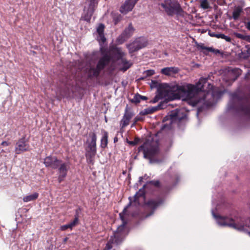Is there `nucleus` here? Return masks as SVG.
Returning a JSON list of instances; mask_svg holds the SVG:
<instances>
[{
    "instance_id": "1",
    "label": "nucleus",
    "mask_w": 250,
    "mask_h": 250,
    "mask_svg": "<svg viewBox=\"0 0 250 250\" xmlns=\"http://www.w3.org/2000/svg\"><path fill=\"white\" fill-rule=\"evenodd\" d=\"M207 80V78H202L195 85L191 84L170 85L164 83L160 87L158 94L151 102L156 103L162 98L169 100L183 98L184 100L189 101L193 106L200 103L208 106H212L217 100L216 93L210 90L207 93L202 91Z\"/></svg>"
},
{
    "instance_id": "2",
    "label": "nucleus",
    "mask_w": 250,
    "mask_h": 250,
    "mask_svg": "<svg viewBox=\"0 0 250 250\" xmlns=\"http://www.w3.org/2000/svg\"><path fill=\"white\" fill-rule=\"evenodd\" d=\"M217 224L221 226H228L239 231H247L250 235V218L245 220L239 218L234 220L227 217L217 216L214 214Z\"/></svg>"
},
{
    "instance_id": "3",
    "label": "nucleus",
    "mask_w": 250,
    "mask_h": 250,
    "mask_svg": "<svg viewBox=\"0 0 250 250\" xmlns=\"http://www.w3.org/2000/svg\"><path fill=\"white\" fill-rule=\"evenodd\" d=\"M127 208V207L125 208L123 212L119 214L123 221L122 224L117 228L116 231L114 232L113 235L110 237L109 240L106 244V247L104 250H110L112 248V244H115L116 245L119 244L125 237V227L126 223L124 219V214L125 213Z\"/></svg>"
},
{
    "instance_id": "4",
    "label": "nucleus",
    "mask_w": 250,
    "mask_h": 250,
    "mask_svg": "<svg viewBox=\"0 0 250 250\" xmlns=\"http://www.w3.org/2000/svg\"><path fill=\"white\" fill-rule=\"evenodd\" d=\"M159 5H160L165 10L167 15L173 16L176 14L179 16H183L184 11L180 5L171 0H159Z\"/></svg>"
},
{
    "instance_id": "5",
    "label": "nucleus",
    "mask_w": 250,
    "mask_h": 250,
    "mask_svg": "<svg viewBox=\"0 0 250 250\" xmlns=\"http://www.w3.org/2000/svg\"><path fill=\"white\" fill-rule=\"evenodd\" d=\"M111 61V57L108 54L104 55L98 61L96 67L90 66L88 74L89 77H98L101 71Z\"/></svg>"
},
{
    "instance_id": "6",
    "label": "nucleus",
    "mask_w": 250,
    "mask_h": 250,
    "mask_svg": "<svg viewBox=\"0 0 250 250\" xmlns=\"http://www.w3.org/2000/svg\"><path fill=\"white\" fill-rule=\"evenodd\" d=\"M110 54L117 60H121V64L123 65L121 69L124 71H126L131 66L132 63L124 58L125 54L121 48H113L111 50Z\"/></svg>"
},
{
    "instance_id": "7",
    "label": "nucleus",
    "mask_w": 250,
    "mask_h": 250,
    "mask_svg": "<svg viewBox=\"0 0 250 250\" xmlns=\"http://www.w3.org/2000/svg\"><path fill=\"white\" fill-rule=\"evenodd\" d=\"M139 149V151L143 150L145 158L150 159L158 152V147L156 144L148 141H146Z\"/></svg>"
},
{
    "instance_id": "8",
    "label": "nucleus",
    "mask_w": 250,
    "mask_h": 250,
    "mask_svg": "<svg viewBox=\"0 0 250 250\" xmlns=\"http://www.w3.org/2000/svg\"><path fill=\"white\" fill-rule=\"evenodd\" d=\"M147 44L148 42L146 38L140 37L126 46L129 52L132 53L146 47Z\"/></svg>"
},
{
    "instance_id": "9",
    "label": "nucleus",
    "mask_w": 250,
    "mask_h": 250,
    "mask_svg": "<svg viewBox=\"0 0 250 250\" xmlns=\"http://www.w3.org/2000/svg\"><path fill=\"white\" fill-rule=\"evenodd\" d=\"M90 136L91 140L88 144L85 155L89 162H92V158L95 157L96 153L97 136L95 133H92Z\"/></svg>"
},
{
    "instance_id": "10",
    "label": "nucleus",
    "mask_w": 250,
    "mask_h": 250,
    "mask_svg": "<svg viewBox=\"0 0 250 250\" xmlns=\"http://www.w3.org/2000/svg\"><path fill=\"white\" fill-rule=\"evenodd\" d=\"M99 2V0H85L87 6L84 7V10L86 11V16L88 19L90 18Z\"/></svg>"
},
{
    "instance_id": "11",
    "label": "nucleus",
    "mask_w": 250,
    "mask_h": 250,
    "mask_svg": "<svg viewBox=\"0 0 250 250\" xmlns=\"http://www.w3.org/2000/svg\"><path fill=\"white\" fill-rule=\"evenodd\" d=\"M168 116L171 122L176 120L180 121L186 117L185 111L183 109H176L171 111L168 114Z\"/></svg>"
},
{
    "instance_id": "12",
    "label": "nucleus",
    "mask_w": 250,
    "mask_h": 250,
    "mask_svg": "<svg viewBox=\"0 0 250 250\" xmlns=\"http://www.w3.org/2000/svg\"><path fill=\"white\" fill-rule=\"evenodd\" d=\"M30 146L25 141L24 138L20 139L16 144L15 153L20 154L22 152L28 151Z\"/></svg>"
},
{
    "instance_id": "13",
    "label": "nucleus",
    "mask_w": 250,
    "mask_h": 250,
    "mask_svg": "<svg viewBox=\"0 0 250 250\" xmlns=\"http://www.w3.org/2000/svg\"><path fill=\"white\" fill-rule=\"evenodd\" d=\"M139 0H126L120 7V11L123 14H126L132 11Z\"/></svg>"
},
{
    "instance_id": "14",
    "label": "nucleus",
    "mask_w": 250,
    "mask_h": 250,
    "mask_svg": "<svg viewBox=\"0 0 250 250\" xmlns=\"http://www.w3.org/2000/svg\"><path fill=\"white\" fill-rule=\"evenodd\" d=\"M134 29L131 23H130L128 27L125 29L122 34L119 37L118 40L120 43H122L127 39L130 38L133 34Z\"/></svg>"
},
{
    "instance_id": "15",
    "label": "nucleus",
    "mask_w": 250,
    "mask_h": 250,
    "mask_svg": "<svg viewBox=\"0 0 250 250\" xmlns=\"http://www.w3.org/2000/svg\"><path fill=\"white\" fill-rule=\"evenodd\" d=\"M61 163V161L58 160L56 157L48 156L44 160V164L47 167L56 169Z\"/></svg>"
},
{
    "instance_id": "16",
    "label": "nucleus",
    "mask_w": 250,
    "mask_h": 250,
    "mask_svg": "<svg viewBox=\"0 0 250 250\" xmlns=\"http://www.w3.org/2000/svg\"><path fill=\"white\" fill-rule=\"evenodd\" d=\"M59 166L58 180L59 183H61L66 177L67 171L69 169L70 165L69 163H63L62 164L60 163Z\"/></svg>"
},
{
    "instance_id": "17",
    "label": "nucleus",
    "mask_w": 250,
    "mask_h": 250,
    "mask_svg": "<svg viewBox=\"0 0 250 250\" xmlns=\"http://www.w3.org/2000/svg\"><path fill=\"white\" fill-rule=\"evenodd\" d=\"M134 115V112L130 110H128L126 108L125 109L124 116L120 122V126L121 127L124 128L127 126L129 123L130 120L133 117Z\"/></svg>"
},
{
    "instance_id": "18",
    "label": "nucleus",
    "mask_w": 250,
    "mask_h": 250,
    "mask_svg": "<svg viewBox=\"0 0 250 250\" xmlns=\"http://www.w3.org/2000/svg\"><path fill=\"white\" fill-rule=\"evenodd\" d=\"M104 25L100 24L97 28V32L98 34L97 39L99 42L104 43L106 41V38L104 35Z\"/></svg>"
},
{
    "instance_id": "19",
    "label": "nucleus",
    "mask_w": 250,
    "mask_h": 250,
    "mask_svg": "<svg viewBox=\"0 0 250 250\" xmlns=\"http://www.w3.org/2000/svg\"><path fill=\"white\" fill-rule=\"evenodd\" d=\"M179 69L177 67H167L161 69V72L166 76H171L178 73Z\"/></svg>"
},
{
    "instance_id": "20",
    "label": "nucleus",
    "mask_w": 250,
    "mask_h": 250,
    "mask_svg": "<svg viewBox=\"0 0 250 250\" xmlns=\"http://www.w3.org/2000/svg\"><path fill=\"white\" fill-rule=\"evenodd\" d=\"M145 200V191L144 188H141L134 196L133 202L135 205L139 204L141 201Z\"/></svg>"
},
{
    "instance_id": "21",
    "label": "nucleus",
    "mask_w": 250,
    "mask_h": 250,
    "mask_svg": "<svg viewBox=\"0 0 250 250\" xmlns=\"http://www.w3.org/2000/svg\"><path fill=\"white\" fill-rule=\"evenodd\" d=\"M161 105L159 104L156 106H150L146 109H144L140 112V114L142 115H146L150 114H152L155 111H157L159 109L161 108Z\"/></svg>"
},
{
    "instance_id": "22",
    "label": "nucleus",
    "mask_w": 250,
    "mask_h": 250,
    "mask_svg": "<svg viewBox=\"0 0 250 250\" xmlns=\"http://www.w3.org/2000/svg\"><path fill=\"white\" fill-rule=\"evenodd\" d=\"M162 202L163 201L159 198L155 200L151 199L149 200L146 203V205L149 208L154 210L156 208L161 204H162Z\"/></svg>"
},
{
    "instance_id": "23",
    "label": "nucleus",
    "mask_w": 250,
    "mask_h": 250,
    "mask_svg": "<svg viewBox=\"0 0 250 250\" xmlns=\"http://www.w3.org/2000/svg\"><path fill=\"white\" fill-rule=\"evenodd\" d=\"M102 132L103 136L101 140V146L102 148H105L107 146L108 143V134L107 132L105 130H103Z\"/></svg>"
},
{
    "instance_id": "24",
    "label": "nucleus",
    "mask_w": 250,
    "mask_h": 250,
    "mask_svg": "<svg viewBox=\"0 0 250 250\" xmlns=\"http://www.w3.org/2000/svg\"><path fill=\"white\" fill-rule=\"evenodd\" d=\"M201 49L203 50V53L205 54H207L208 52H212L214 54L220 53V51L218 49H214L212 47H208L205 46L203 44L200 45L198 46Z\"/></svg>"
},
{
    "instance_id": "25",
    "label": "nucleus",
    "mask_w": 250,
    "mask_h": 250,
    "mask_svg": "<svg viewBox=\"0 0 250 250\" xmlns=\"http://www.w3.org/2000/svg\"><path fill=\"white\" fill-rule=\"evenodd\" d=\"M243 12V8L241 6H238L236 7L232 13V18L234 20L238 19L241 13Z\"/></svg>"
},
{
    "instance_id": "26",
    "label": "nucleus",
    "mask_w": 250,
    "mask_h": 250,
    "mask_svg": "<svg viewBox=\"0 0 250 250\" xmlns=\"http://www.w3.org/2000/svg\"><path fill=\"white\" fill-rule=\"evenodd\" d=\"M39 194L37 192H35L32 194L27 195L23 197V201L24 202H28L35 200L38 198Z\"/></svg>"
},
{
    "instance_id": "27",
    "label": "nucleus",
    "mask_w": 250,
    "mask_h": 250,
    "mask_svg": "<svg viewBox=\"0 0 250 250\" xmlns=\"http://www.w3.org/2000/svg\"><path fill=\"white\" fill-rule=\"evenodd\" d=\"M229 74L231 75H234L235 78L233 79L234 81L241 74V70L237 68H235L229 71Z\"/></svg>"
},
{
    "instance_id": "28",
    "label": "nucleus",
    "mask_w": 250,
    "mask_h": 250,
    "mask_svg": "<svg viewBox=\"0 0 250 250\" xmlns=\"http://www.w3.org/2000/svg\"><path fill=\"white\" fill-rule=\"evenodd\" d=\"M200 4L201 7L204 9H207L209 7V4L208 0H201Z\"/></svg>"
},
{
    "instance_id": "29",
    "label": "nucleus",
    "mask_w": 250,
    "mask_h": 250,
    "mask_svg": "<svg viewBox=\"0 0 250 250\" xmlns=\"http://www.w3.org/2000/svg\"><path fill=\"white\" fill-rule=\"evenodd\" d=\"M216 37L218 39L221 38L224 39L227 42L231 41V38L223 34H217V35H216Z\"/></svg>"
},
{
    "instance_id": "30",
    "label": "nucleus",
    "mask_w": 250,
    "mask_h": 250,
    "mask_svg": "<svg viewBox=\"0 0 250 250\" xmlns=\"http://www.w3.org/2000/svg\"><path fill=\"white\" fill-rule=\"evenodd\" d=\"M78 221L79 219L78 216H75L74 220L72 222L68 224L70 229H72L74 227L76 226L78 223Z\"/></svg>"
},
{
    "instance_id": "31",
    "label": "nucleus",
    "mask_w": 250,
    "mask_h": 250,
    "mask_svg": "<svg viewBox=\"0 0 250 250\" xmlns=\"http://www.w3.org/2000/svg\"><path fill=\"white\" fill-rule=\"evenodd\" d=\"M65 94L60 89H58L56 91V98L58 100H60L62 97H63Z\"/></svg>"
},
{
    "instance_id": "32",
    "label": "nucleus",
    "mask_w": 250,
    "mask_h": 250,
    "mask_svg": "<svg viewBox=\"0 0 250 250\" xmlns=\"http://www.w3.org/2000/svg\"><path fill=\"white\" fill-rule=\"evenodd\" d=\"M141 100V95L139 94L135 95L132 99V102L135 103H139Z\"/></svg>"
},
{
    "instance_id": "33",
    "label": "nucleus",
    "mask_w": 250,
    "mask_h": 250,
    "mask_svg": "<svg viewBox=\"0 0 250 250\" xmlns=\"http://www.w3.org/2000/svg\"><path fill=\"white\" fill-rule=\"evenodd\" d=\"M145 73L147 76H150L154 74L155 71L153 70H148L145 71Z\"/></svg>"
},
{
    "instance_id": "34",
    "label": "nucleus",
    "mask_w": 250,
    "mask_h": 250,
    "mask_svg": "<svg viewBox=\"0 0 250 250\" xmlns=\"http://www.w3.org/2000/svg\"><path fill=\"white\" fill-rule=\"evenodd\" d=\"M235 36L236 37H237L239 39L245 40L246 35H244L240 33H236Z\"/></svg>"
},
{
    "instance_id": "35",
    "label": "nucleus",
    "mask_w": 250,
    "mask_h": 250,
    "mask_svg": "<svg viewBox=\"0 0 250 250\" xmlns=\"http://www.w3.org/2000/svg\"><path fill=\"white\" fill-rule=\"evenodd\" d=\"M143 120L142 118H141V117L140 116H136L134 119V122H133V125H132V126L133 125H134L137 122H139V121H142Z\"/></svg>"
},
{
    "instance_id": "36",
    "label": "nucleus",
    "mask_w": 250,
    "mask_h": 250,
    "mask_svg": "<svg viewBox=\"0 0 250 250\" xmlns=\"http://www.w3.org/2000/svg\"><path fill=\"white\" fill-rule=\"evenodd\" d=\"M242 110L245 114L250 115V108L246 107L245 108H243Z\"/></svg>"
},
{
    "instance_id": "37",
    "label": "nucleus",
    "mask_w": 250,
    "mask_h": 250,
    "mask_svg": "<svg viewBox=\"0 0 250 250\" xmlns=\"http://www.w3.org/2000/svg\"><path fill=\"white\" fill-rule=\"evenodd\" d=\"M67 229H70L68 224L64 225L61 227V229L62 230H65Z\"/></svg>"
},
{
    "instance_id": "38",
    "label": "nucleus",
    "mask_w": 250,
    "mask_h": 250,
    "mask_svg": "<svg viewBox=\"0 0 250 250\" xmlns=\"http://www.w3.org/2000/svg\"><path fill=\"white\" fill-rule=\"evenodd\" d=\"M151 183L156 187L159 186L160 184V183L158 181H152L151 182Z\"/></svg>"
},
{
    "instance_id": "39",
    "label": "nucleus",
    "mask_w": 250,
    "mask_h": 250,
    "mask_svg": "<svg viewBox=\"0 0 250 250\" xmlns=\"http://www.w3.org/2000/svg\"><path fill=\"white\" fill-rule=\"evenodd\" d=\"M246 27L250 31V21L247 22L245 24Z\"/></svg>"
},
{
    "instance_id": "40",
    "label": "nucleus",
    "mask_w": 250,
    "mask_h": 250,
    "mask_svg": "<svg viewBox=\"0 0 250 250\" xmlns=\"http://www.w3.org/2000/svg\"><path fill=\"white\" fill-rule=\"evenodd\" d=\"M9 144H10V143L6 141H3L1 143V145L4 146H8L9 145Z\"/></svg>"
},
{
    "instance_id": "41",
    "label": "nucleus",
    "mask_w": 250,
    "mask_h": 250,
    "mask_svg": "<svg viewBox=\"0 0 250 250\" xmlns=\"http://www.w3.org/2000/svg\"><path fill=\"white\" fill-rule=\"evenodd\" d=\"M127 143L129 145H133V146L135 145L136 144H137V142H134V141H128Z\"/></svg>"
},
{
    "instance_id": "42",
    "label": "nucleus",
    "mask_w": 250,
    "mask_h": 250,
    "mask_svg": "<svg viewBox=\"0 0 250 250\" xmlns=\"http://www.w3.org/2000/svg\"><path fill=\"white\" fill-rule=\"evenodd\" d=\"M245 41L250 42V35H246Z\"/></svg>"
},
{
    "instance_id": "43",
    "label": "nucleus",
    "mask_w": 250,
    "mask_h": 250,
    "mask_svg": "<svg viewBox=\"0 0 250 250\" xmlns=\"http://www.w3.org/2000/svg\"><path fill=\"white\" fill-rule=\"evenodd\" d=\"M141 100H146L147 99V97L146 96H141Z\"/></svg>"
},
{
    "instance_id": "44",
    "label": "nucleus",
    "mask_w": 250,
    "mask_h": 250,
    "mask_svg": "<svg viewBox=\"0 0 250 250\" xmlns=\"http://www.w3.org/2000/svg\"><path fill=\"white\" fill-rule=\"evenodd\" d=\"M217 34H215V33H211L210 34V36H211V37H216V35H217Z\"/></svg>"
},
{
    "instance_id": "45",
    "label": "nucleus",
    "mask_w": 250,
    "mask_h": 250,
    "mask_svg": "<svg viewBox=\"0 0 250 250\" xmlns=\"http://www.w3.org/2000/svg\"><path fill=\"white\" fill-rule=\"evenodd\" d=\"M118 141V138L117 137H115L114 138V142L116 143Z\"/></svg>"
},
{
    "instance_id": "46",
    "label": "nucleus",
    "mask_w": 250,
    "mask_h": 250,
    "mask_svg": "<svg viewBox=\"0 0 250 250\" xmlns=\"http://www.w3.org/2000/svg\"><path fill=\"white\" fill-rule=\"evenodd\" d=\"M118 22V19H116V20H114V23L115 24H116Z\"/></svg>"
},
{
    "instance_id": "47",
    "label": "nucleus",
    "mask_w": 250,
    "mask_h": 250,
    "mask_svg": "<svg viewBox=\"0 0 250 250\" xmlns=\"http://www.w3.org/2000/svg\"><path fill=\"white\" fill-rule=\"evenodd\" d=\"M139 139H138V138H136V139H135V140L134 141V142H137V143H138V142H139Z\"/></svg>"
},
{
    "instance_id": "48",
    "label": "nucleus",
    "mask_w": 250,
    "mask_h": 250,
    "mask_svg": "<svg viewBox=\"0 0 250 250\" xmlns=\"http://www.w3.org/2000/svg\"><path fill=\"white\" fill-rule=\"evenodd\" d=\"M142 180H143V177H140L139 178V182H141L142 181Z\"/></svg>"
},
{
    "instance_id": "49",
    "label": "nucleus",
    "mask_w": 250,
    "mask_h": 250,
    "mask_svg": "<svg viewBox=\"0 0 250 250\" xmlns=\"http://www.w3.org/2000/svg\"><path fill=\"white\" fill-rule=\"evenodd\" d=\"M150 215V214H148V215H146V217H148V216H149Z\"/></svg>"
},
{
    "instance_id": "50",
    "label": "nucleus",
    "mask_w": 250,
    "mask_h": 250,
    "mask_svg": "<svg viewBox=\"0 0 250 250\" xmlns=\"http://www.w3.org/2000/svg\"><path fill=\"white\" fill-rule=\"evenodd\" d=\"M130 203H132V202L131 200L130 201Z\"/></svg>"
},
{
    "instance_id": "51",
    "label": "nucleus",
    "mask_w": 250,
    "mask_h": 250,
    "mask_svg": "<svg viewBox=\"0 0 250 250\" xmlns=\"http://www.w3.org/2000/svg\"><path fill=\"white\" fill-rule=\"evenodd\" d=\"M66 239H66V238H65V239H64V241H66Z\"/></svg>"
}]
</instances>
